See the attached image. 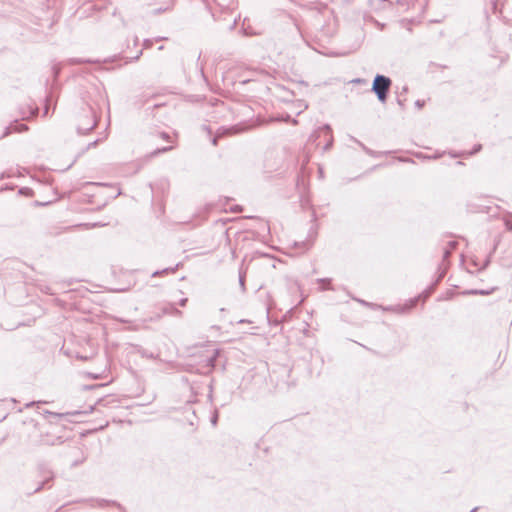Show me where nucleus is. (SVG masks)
<instances>
[{
  "label": "nucleus",
  "mask_w": 512,
  "mask_h": 512,
  "mask_svg": "<svg viewBox=\"0 0 512 512\" xmlns=\"http://www.w3.org/2000/svg\"><path fill=\"white\" fill-rule=\"evenodd\" d=\"M391 86V80L383 75H377L373 81L372 90L381 102H385Z\"/></svg>",
  "instance_id": "1"
},
{
  "label": "nucleus",
  "mask_w": 512,
  "mask_h": 512,
  "mask_svg": "<svg viewBox=\"0 0 512 512\" xmlns=\"http://www.w3.org/2000/svg\"><path fill=\"white\" fill-rule=\"evenodd\" d=\"M96 126L95 117L90 109L84 111L83 115L78 120V131L86 134Z\"/></svg>",
  "instance_id": "2"
},
{
  "label": "nucleus",
  "mask_w": 512,
  "mask_h": 512,
  "mask_svg": "<svg viewBox=\"0 0 512 512\" xmlns=\"http://www.w3.org/2000/svg\"><path fill=\"white\" fill-rule=\"evenodd\" d=\"M456 245H457V243L455 241L449 242L448 248H446L444 251V258L449 256V254L451 253V250L455 249Z\"/></svg>",
  "instance_id": "3"
},
{
  "label": "nucleus",
  "mask_w": 512,
  "mask_h": 512,
  "mask_svg": "<svg viewBox=\"0 0 512 512\" xmlns=\"http://www.w3.org/2000/svg\"><path fill=\"white\" fill-rule=\"evenodd\" d=\"M505 225L509 230H512V219H506Z\"/></svg>",
  "instance_id": "4"
},
{
  "label": "nucleus",
  "mask_w": 512,
  "mask_h": 512,
  "mask_svg": "<svg viewBox=\"0 0 512 512\" xmlns=\"http://www.w3.org/2000/svg\"><path fill=\"white\" fill-rule=\"evenodd\" d=\"M172 314L176 316H181L182 312L176 308H173Z\"/></svg>",
  "instance_id": "5"
},
{
  "label": "nucleus",
  "mask_w": 512,
  "mask_h": 512,
  "mask_svg": "<svg viewBox=\"0 0 512 512\" xmlns=\"http://www.w3.org/2000/svg\"><path fill=\"white\" fill-rule=\"evenodd\" d=\"M188 299L187 298H182L180 301H179V305L184 307L187 303Z\"/></svg>",
  "instance_id": "6"
},
{
  "label": "nucleus",
  "mask_w": 512,
  "mask_h": 512,
  "mask_svg": "<svg viewBox=\"0 0 512 512\" xmlns=\"http://www.w3.org/2000/svg\"><path fill=\"white\" fill-rule=\"evenodd\" d=\"M415 104L418 108H422L424 105V101L417 100Z\"/></svg>",
  "instance_id": "7"
},
{
  "label": "nucleus",
  "mask_w": 512,
  "mask_h": 512,
  "mask_svg": "<svg viewBox=\"0 0 512 512\" xmlns=\"http://www.w3.org/2000/svg\"><path fill=\"white\" fill-rule=\"evenodd\" d=\"M171 149H172V147H165V148H162V149L157 150V152H156V153L166 152V151L171 150Z\"/></svg>",
  "instance_id": "8"
},
{
  "label": "nucleus",
  "mask_w": 512,
  "mask_h": 512,
  "mask_svg": "<svg viewBox=\"0 0 512 512\" xmlns=\"http://www.w3.org/2000/svg\"><path fill=\"white\" fill-rule=\"evenodd\" d=\"M173 308H174V306L170 305L169 308L165 309V313L172 314Z\"/></svg>",
  "instance_id": "9"
},
{
  "label": "nucleus",
  "mask_w": 512,
  "mask_h": 512,
  "mask_svg": "<svg viewBox=\"0 0 512 512\" xmlns=\"http://www.w3.org/2000/svg\"><path fill=\"white\" fill-rule=\"evenodd\" d=\"M218 137H219V135L213 139V144H214V145H216V144H217V139H218Z\"/></svg>",
  "instance_id": "10"
},
{
  "label": "nucleus",
  "mask_w": 512,
  "mask_h": 512,
  "mask_svg": "<svg viewBox=\"0 0 512 512\" xmlns=\"http://www.w3.org/2000/svg\"><path fill=\"white\" fill-rule=\"evenodd\" d=\"M162 137H163V138H168L169 136H168L167 134L163 133V134H162Z\"/></svg>",
  "instance_id": "11"
},
{
  "label": "nucleus",
  "mask_w": 512,
  "mask_h": 512,
  "mask_svg": "<svg viewBox=\"0 0 512 512\" xmlns=\"http://www.w3.org/2000/svg\"><path fill=\"white\" fill-rule=\"evenodd\" d=\"M481 148V145H478V147L475 149V152L479 151Z\"/></svg>",
  "instance_id": "12"
},
{
  "label": "nucleus",
  "mask_w": 512,
  "mask_h": 512,
  "mask_svg": "<svg viewBox=\"0 0 512 512\" xmlns=\"http://www.w3.org/2000/svg\"><path fill=\"white\" fill-rule=\"evenodd\" d=\"M415 302H416V300L412 301L410 307L414 306Z\"/></svg>",
  "instance_id": "13"
},
{
  "label": "nucleus",
  "mask_w": 512,
  "mask_h": 512,
  "mask_svg": "<svg viewBox=\"0 0 512 512\" xmlns=\"http://www.w3.org/2000/svg\"><path fill=\"white\" fill-rule=\"evenodd\" d=\"M216 420H217V417L215 416L214 419H213V423L214 424L216 423Z\"/></svg>",
  "instance_id": "14"
}]
</instances>
